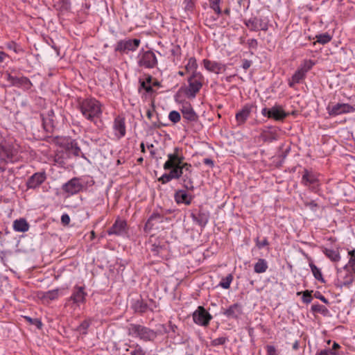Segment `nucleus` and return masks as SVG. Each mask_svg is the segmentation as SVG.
<instances>
[{"mask_svg":"<svg viewBox=\"0 0 355 355\" xmlns=\"http://www.w3.org/2000/svg\"><path fill=\"white\" fill-rule=\"evenodd\" d=\"M184 159L182 149L175 147L173 153L167 155V160L163 165L164 169L168 170L169 173L163 174L158 180L162 184H166L173 179L181 178L183 187L187 190L193 191V168L191 164L184 162Z\"/></svg>","mask_w":355,"mask_h":355,"instance_id":"obj_1","label":"nucleus"},{"mask_svg":"<svg viewBox=\"0 0 355 355\" xmlns=\"http://www.w3.org/2000/svg\"><path fill=\"white\" fill-rule=\"evenodd\" d=\"M102 105L96 98H85L78 104V109L87 120L94 122L102 114Z\"/></svg>","mask_w":355,"mask_h":355,"instance_id":"obj_2","label":"nucleus"},{"mask_svg":"<svg viewBox=\"0 0 355 355\" xmlns=\"http://www.w3.org/2000/svg\"><path fill=\"white\" fill-rule=\"evenodd\" d=\"M128 334L134 337H138L145 341L153 340L157 337V334L153 330L135 324H130L128 327Z\"/></svg>","mask_w":355,"mask_h":355,"instance_id":"obj_3","label":"nucleus"},{"mask_svg":"<svg viewBox=\"0 0 355 355\" xmlns=\"http://www.w3.org/2000/svg\"><path fill=\"white\" fill-rule=\"evenodd\" d=\"M204 76L200 72H194L188 78V87L185 93L188 97L194 98L204 83Z\"/></svg>","mask_w":355,"mask_h":355,"instance_id":"obj_4","label":"nucleus"},{"mask_svg":"<svg viewBox=\"0 0 355 355\" xmlns=\"http://www.w3.org/2000/svg\"><path fill=\"white\" fill-rule=\"evenodd\" d=\"M137 64L144 69H153L157 64L155 54L152 51L141 50L137 57Z\"/></svg>","mask_w":355,"mask_h":355,"instance_id":"obj_5","label":"nucleus"},{"mask_svg":"<svg viewBox=\"0 0 355 355\" xmlns=\"http://www.w3.org/2000/svg\"><path fill=\"white\" fill-rule=\"evenodd\" d=\"M141 44L139 39H125L117 42L114 51L120 53L128 54L130 51H136Z\"/></svg>","mask_w":355,"mask_h":355,"instance_id":"obj_6","label":"nucleus"},{"mask_svg":"<svg viewBox=\"0 0 355 355\" xmlns=\"http://www.w3.org/2000/svg\"><path fill=\"white\" fill-rule=\"evenodd\" d=\"M155 302L153 300L146 301L142 298H138L132 300L131 308L135 313H144L148 311H153L155 307Z\"/></svg>","mask_w":355,"mask_h":355,"instance_id":"obj_7","label":"nucleus"},{"mask_svg":"<svg viewBox=\"0 0 355 355\" xmlns=\"http://www.w3.org/2000/svg\"><path fill=\"white\" fill-rule=\"evenodd\" d=\"M87 296V293L85 291V286L76 285L73 286L71 295L68 298L67 302L72 301L73 304L79 306L80 304L86 302Z\"/></svg>","mask_w":355,"mask_h":355,"instance_id":"obj_8","label":"nucleus"},{"mask_svg":"<svg viewBox=\"0 0 355 355\" xmlns=\"http://www.w3.org/2000/svg\"><path fill=\"white\" fill-rule=\"evenodd\" d=\"M211 319L212 315L201 306H198L193 313V322L200 326L207 327Z\"/></svg>","mask_w":355,"mask_h":355,"instance_id":"obj_9","label":"nucleus"},{"mask_svg":"<svg viewBox=\"0 0 355 355\" xmlns=\"http://www.w3.org/2000/svg\"><path fill=\"white\" fill-rule=\"evenodd\" d=\"M261 114L268 118L273 119L276 121H283L288 114L286 113L280 105H274L270 109L264 107L261 110Z\"/></svg>","mask_w":355,"mask_h":355,"instance_id":"obj_10","label":"nucleus"},{"mask_svg":"<svg viewBox=\"0 0 355 355\" xmlns=\"http://www.w3.org/2000/svg\"><path fill=\"white\" fill-rule=\"evenodd\" d=\"M0 159L6 162H16L19 160L17 149L10 145L0 146Z\"/></svg>","mask_w":355,"mask_h":355,"instance_id":"obj_11","label":"nucleus"},{"mask_svg":"<svg viewBox=\"0 0 355 355\" xmlns=\"http://www.w3.org/2000/svg\"><path fill=\"white\" fill-rule=\"evenodd\" d=\"M245 25L251 31H258L259 30L266 31L268 29V20L259 17H251L248 20H245Z\"/></svg>","mask_w":355,"mask_h":355,"instance_id":"obj_12","label":"nucleus"},{"mask_svg":"<svg viewBox=\"0 0 355 355\" xmlns=\"http://www.w3.org/2000/svg\"><path fill=\"white\" fill-rule=\"evenodd\" d=\"M6 80L11 86L22 87L24 89H29L32 86L31 80L25 76H15L10 73H6Z\"/></svg>","mask_w":355,"mask_h":355,"instance_id":"obj_13","label":"nucleus"},{"mask_svg":"<svg viewBox=\"0 0 355 355\" xmlns=\"http://www.w3.org/2000/svg\"><path fill=\"white\" fill-rule=\"evenodd\" d=\"M83 187V186L80 182V179L78 178H73L62 186V189L64 192L69 195H74L80 191Z\"/></svg>","mask_w":355,"mask_h":355,"instance_id":"obj_14","label":"nucleus"},{"mask_svg":"<svg viewBox=\"0 0 355 355\" xmlns=\"http://www.w3.org/2000/svg\"><path fill=\"white\" fill-rule=\"evenodd\" d=\"M112 128L114 135L118 139L125 137L126 134L125 117L121 115L116 116L113 122Z\"/></svg>","mask_w":355,"mask_h":355,"instance_id":"obj_15","label":"nucleus"},{"mask_svg":"<svg viewBox=\"0 0 355 355\" xmlns=\"http://www.w3.org/2000/svg\"><path fill=\"white\" fill-rule=\"evenodd\" d=\"M318 178L317 174L313 171L304 169L301 183L306 187H309L310 189L312 191H315L316 186H318Z\"/></svg>","mask_w":355,"mask_h":355,"instance_id":"obj_16","label":"nucleus"},{"mask_svg":"<svg viewBox=\"0 0 355 355\" xmlns=\"http://www.w3.org/2000/svg\"><path fill=\"white\" fill-rule=\"evenodd\" d=\"M127 223L125 220L116 219L112 226L107 230L108 235L124 236L127 233Z\"/></svg>","mask_w":355,"mask_h":355,"instance_id":"obj_17","label":"nucleus"},{"mask_svg":"<svg viewBox=\"0 0 355 355\" xmlns=\"http://www.w3.org/2000/svg\"><path fill=\"white\" fill-rule=\"evenodd\" d=\"M328 113L331 116H336L354 111V107L347 103H337L333 106L327 107Z\"/></svg>","mask_w":355,"mask_h":355,"instance_id":"obj_18","label":"nucleus"},{"mask_svg":"<svg viewBox=\"0 0 355 355\" xmlns=\"http://www.w3.org/2000/svg\"><path fill=\"white\" fill-rule=\"evenodd\" d=\"M253 107L252 105L245 104L241 110L237 112L235 119L238 125H241L245 123L250 117Z\"/></svg>","mask_w":355,"mask_h":355,"instance_id":"obj_19","label":"nucleus"},{"mask_svg":"<svg viewBox=\"0 0 355 355\" xmlns=\"http://www.w3.org/2000/svg\"><path fill=\"white\" fill-rule=\"evenodd\" d=\"M46 179L44 172L35 173L31 175L26 182L28 189H36L40 187Z\"/></svg>","mask_w":355,"mask_h":355,"instance_id":"obj_20","label":"nucleus"},{"mask_svg":"<svg viewBox=\"0 0 355 355\" xmlns=\"http://www.w3.org/2000/svg\"><path fill=\"white\" fill-rule=\"evenodd\" d=\"M348 255L349 256L348 263L343 268L346 270H351L349 279L345 283V284H352L355 279V249L349 250L348 252Z\"/></svg>","mask_w":355,"mask_h":355,"instance_id":"obj_21","label":"nucleus"},{"mask_svg":"<svg viewBox=\"0 0 355 355\" xmlns=\"http://www.w3.org/2000/svg\"><path fill=\"white\" fill-rule=\"evenodd\" d=\"M180 110L182 114L183 119L187 121V123L198 121V116L190 103H187L183 104Z\"/></svg>","mask_w":355,"mask_h":355,"instance_id":"obj_22","label":"nucleus"},{"mask_svg":"<svg viewBox=\"0 0 355 355\" xmlns=\"http://www.w3.org/2000/svg\"><path fill=\"white\" fill-rule=\"evenodd\" d=\"M223 314L229 319H237L242 314V307L239 304L235 303L225 309Z\"/></svg>","mask_w":355,"mask_h":355,"instance_id":"obj_23","label":"nucleus"},{"mask_svg":"<svg viewBox=\"0 0 355 355\" xmlns=\"http://www.w3.org/2000/svg\"><path fill=\"white\" fill-rule=\"evenodd\" d=\"M203 64L207 71L215 73H219L225 70V65L215 61H211L205 59L203 60Z\"/></svg>","mask_w":355,"mask_h":355,"instance_id":"obj_24","label":"nucleus"},{"mask_svg":"<svg viewBox=\"0 0 355 355\" xmlns=\"http://www.w3.org/2000/svg\"><path fill=\"white\" fill-rule=\"evenodd\" d=\"M174 198L178 204L189 205L192 201V196L189 195L186 191L182 189L175 191Z\"/></svg>","mask_w":355,"mask_h":355,"instance_id":"obj_25","label":"nucleus"},{"mask_svg":"<svg viewBox=\"0 0 355 355\" xmlns=\"http://www.w3.org/2000/svg\"><path fill=\"white\" fill-rule=\"evenodd\" d=\"M191 217L194 222L201 227H205L209 218V215L207 212L200 211L198 214H192Z\"/></svg>","mask_w":355,"mask_h":355,"instance_id":"obj_26","label":"nucleus"},{"mask_svg":"<svg viewBox=\"0 0 355 355\" xmlns=\"http://www.w3.org/2000/svg\"><path fill=\"white\" fill-rule=\"evenodd\" d=\"M322 251L333 262H338L341 259L338 248L336 249L322 248Z\"/></svg>","mask_w":355,"mask_h":355,"instance_id":"obj_27","label":"nucleus"},{"mask_svg":"<svg viewBox=\"0 0 355 355\" xmlns=\"http://www.w3.org/2000/svg\"><path fill=\"white\" fill-rule=\"evenodd\" d=\"M13 229L17 232H26L29 230V224L24 218H19L14 220Z\"/></svg>","mask_w":355,"mask_h":355,"instance_id":"obj_28","label":"nucleus"},{"mask_svg":"<svg viewBox=\"0 0 355 355\" xmlns=\"http://www.w3.org/2000/svg\"><path fill=\"white\" fill-rule=\"evenodd\" d=\"M264 142H272L278 139V134L275 130H263L260 135Z\"/></svg>","mask_w":355,"mask_h":355,"instance_id":"obj_29","label":"nucleus"},{"mask_svg":"<svg viewBox=\"0 0 355 355\" xmlns=\"http://www.w3.org/2000/svg\"><path fill=\"white\" fill-rule=\"evenodd\" d=\"M306 73L301 69H297L295 73L293 75L291 80H288V85L291 87H293L295 84L300 83L303 79H304Z\"/></svg>","mask_w":355,"mask_h":355,"instance_id":"obj_30","label":"nucleus"},{"mask_svg":"<svg viewBox=\"0 0 355 355\" xmlns=\"http://www.w3.org/2000/svg\"><path fill=\"white\" fill-rule=\"evenodd\" d=\"M155 112V106L153 104L151 105V107L148 109L146 112V116L148 119L151 120L152 121V127L154 128H157L161 126V123H159V120H154V114Z\"/></svg>","mask_w":355,"mask_h":355,"instance_id":"obj_31","label":"nucleus"},{"mask_svg":"<svg viewBox=\"0 0 355 355\" xmlns=\"http://www.w3.org/2000/svg\"><path fill=\"white\" fill-rule=\"evenodd\" d=\"M268 268V263L264 259H259L254 264V270L257 273L265 272Z\"/></svg>","mask_w":355,"mask_h":355,"instance_id":"obj_32","label":"nucleus"},{"mask_svg":"<svg viewBox=\"0 0 355 355\" xmlns=\"http://www.w3.org/2000/svg\"><path fill=\"white\" fill-rule=\"evenodd\" d=\"M184 69L187 73L191 72V73H193L194 72H198L197 71L198 64L196 59L194 57L189 58L187 64L184 67Z\"/></svg>","mask_w":355,"mask_h":355,"instance_id":"obj_33","label":"nucleus"},{"mask_svg":"<svg viewBox=\"0 0 355 355\" xmlns=\"http://www.w3.org/2000/svg\"><path fill=\"white\" fill-rule=\"evenodd\" d=\"M311 311L313 313H319L322 314L323 316H329L330 313L328 309L320 304H314L311 306Z\"/></svg>","mask_w":355,"mask_h":355,"instance_id":"obj_34","label":"nucleus"},{"mask_svg":"<svg viewBox=\"0 0 355 355\" xmlns=\"http://www.w3.org/2000/svg\"><path fill=\"white\" fill-rule=\"evenodd\" d=\"M154 221H157L159 223L163 222V216L158 212H154L148 219L146 226L151 228L152 226L153 225Z\"/></svg>","mask_w":355,"mask_h":355,"instance_id":"obj_35","label":"nucleus"},{"mask_svg":"<svg viewBox=\"0 0 355 355\" xmlns=\"http://www.w3.org/2000/svg\"><path fill=\"white\" fill-rule=\"evenodd\" d=\"M59 297V289L48 291L43 293L42 298L46 300H55Z\"/></svg>","mask_w":355,"mask_h":355,"instance_id":"obj_36","label":"nucleus"},{"mask_svg":"<svg viewBox=\"0 0 355 355\" xmlns=\"http://www.w3.org/2000/svg\"><path fill=\"white\" fill-rule=\"evenodd\" d=\"M69 150L76 157H79L80 155L82 157H84V155L81 152L80 148L78 146L76 141H72L69 144Z\"/></svg>","mask_w":355,"mask_h":355,"instance_id":"obj_37","label":"nucleus"},{"mask_svg":"<svg viewBox=\"0 0 355 355\" xmlns=\"http://www.w3.org/2000/svg\"><path fill=\"white\" fill-rule=\"evenodd\" d=\"M309 266L314 277L321 282H324L320 269L318 268L313 263H310Z\"/></svg>","mask_w":355,"mask_h":355,"instance_id":"obj_38","label":"nucleus"},{"mask_svg":"<svg viewBox=\"0 0 355 355\" xmlns=\"http://www.w3.org/2000/svg\"><path fill=\"white\" fill-rule=\"evenodd\" d=\"M315 38L317 39V42L321 44H326L331 40L332 37L329 33H324L317 35Z\"/></svg>","mask_w":355,"mask_h":355,"instance_id":"obj_39","label":"nucleus"},{"mask_svg":"<svg viewBox=\"0 0 355 355\" xmlns=\"http://www.w3.org/2000/svg\"><path fill=\"white\" fill-rule=\"evenodd\" d=\"M221 0H209V7L218 15H220L222 13V10L220 7Z\"/></svg>","mask_w":355,"mask_h":355,"instance_id":"obj_40","label":"nucleus"},{"mask_svg":"<svg viewBox=\"0 0 355 355\" xmlns=\"http://www.w3.org/2000/svg\"><path fill=\"white\" fill-rule=\"evenodd\" d=\"M91 324V320H85L80 324L77 327L78 331L82 334H87V329Z\"/></svg>","mask_w":355,"mask_h":355,"instance_id":"obj_41","label":"nucleus"},{"mask_svg":"<svg viewBox=\"0 0 355 355\" xmlns=\"http://www.w3.org/2000/svg\"><path fill=\"white\" fill-rule=\"evenodd\" d=\"M233 280V276L232 274H229L225 278H223L220 282L219 283V286L225 289H228L230 286V284Z\"/></svg>","mask_w":355,"mask_h":355,"instance_id":"obj_42","label":"nucleus"},{"mask_svg":"<svg viewBox=\"0 0 355 355\" xmlns=\"http://www.w3.org/2000/svg\"><path fill=\"white\" fill-rule=\"evenodd\" d=\"M168 119L173 123H177L181 119L180 114L177 111L173 110L169 112Z\"/></svg>","mask_w":355,"mask_h":355,"instance_id":"obj_43","label":"nucleus"},{"mask_svg":"<svg viewBox=\"0 0 355 355\" xmlns=\"http://www.w3.org/2000/svg\"><path fill=\"white\" fill-rule=\"evenodd\" d=\"M24 318L26 321H28L30 324L35 325L38 329H41L42 327V322L37 318H31L28 316H25Z\"/></svg>","mask_w":355,"mask_h":355,"instance_id":"obj_44","label":"nucleus"},{"mask_svg":"<svg viewBox=\"0 0 355 355\" xmlns=\"http://www.w3.org/2000/svg\"><path fill=\"white\" fill-rule=\"evenodd\" d=\"M312 291H309L308 290L303 292L302 295V302L306 304H309L312 301V296H311Z\"/></svg>","mask_w":355,"mask_h":355,"instance_id":"obj_45","label":"nucleus"},{"mask_svg":"<svg viewBox=\"0 0 355 355\" xmlns=\"http://www.w3.org/2000/svg\"><path fill=\"white\" fill-rule=\"evenodd\" d=\"M227 340H228V339L226 337H219V338L214 339L211 341V344L214 346L222 345H224Z\"/></svg>","mask_w":355,"mask_h":355,"instance_id":"obj_46","label":"nucleus"},{"mask_svg":"<svg viewBox=\"0 0 355 355\" xmlns=\"http://www.w3.org/2000/svg\"><path fill=\"white\" fill-rule=\"evenodd\" d=\"M314 65V62L309 60H306L304 62V66L302 67H301L300 69L304 71V72L305 73H306Z\"/></svg>","mask_w":355,"mask_h":355,"instance_id":"obj_47","label":"nucleus"},{"mask_svg":"<svg viewBox=\"0 0 355 355\" xmlns=\"http://www.w3.org/2000/svg\"><path fill=\"white\" fill-rule=\"evenodd\" d=\"M145 354H146V352L139 345H137L135 347L134 350H132L130 353V355H145Z\"/></svg>","mask_w":355,"mask_h":355,"instance_id":"obj_48","label":"nucleus"},{"mask_svg":"<svg viewBox=\"0 0 355 355\" xmlns=\"http://www.w3.org/2000/svg\"><path fill=\"white\" fill-rule=\"evenodd\" d=\"M171 53L173 57L180 58L181 55V49L180 46L177 45L171 49Z\"/></svg>","mask_w":355,"mask_h":355,"instance_id":"obj_49","label":"nucleus"},{"mask_svg":"<svg viewBox=\"0 0 355 355\" xmlns=\"http://www.w3.org/2000/svg\"><path fill=\"white\" fill-rule=\"evenodd\" d=\"M269 245V243L268 241V239L265 238L263 241H260L258 239L256 241V245L259 248H263L265 246H267Z\"/></svg>","mask_w":355,"mask_h":355,"instance_id":"obj_50","label":"nucleus"},{"mask_svg":"<svg viewBox=\"0 0 355 355\" xmlns=\"http://www.w3.org/2000/svg\"><path fill=\"white\" fill-rule=\"evenodd\" d=\"M267 355H278L275 347L272 345L266 346Z\"/></svg>","mask_w":355,"mask_h":355,"instance_id":"obj_51","label":"nucleus"},{"mask_svg":"<svg viewBox=\"0 0 355 355\" xmlns=\"http://www.w3.org/2000/svg\"><path fill=\"white\" fill-rule=\"evenodd\" d=\"M317 355H338V354L336 352H333L328 349L321 350L317 354Z\"/></svg>","mask_w":355,"mask_h":355,"instance_id":"obj_52","label":"nucleus"},{"mask_svg":"<svg viewBox=\"0 0 355 355\" xmlns=\"http://www.w3.org/2000/svg\"><path fill=\"white\" fill-rule=\"evenodd\" d=\"M168 327V329H164L165 333L168 334L170 331L175 333V331L178 329V327L175 324H173L171 322H169Z\"/></svg>","mask_w":355,"mask_h":355,"instance_id":"obj_53","label":"nucleus"},{"mask_svg":"<svg viewBox=\"0 0 355 355\" xmlns=\"http://www.w3.org/2000/svg\"><path fill=\"white\" fill-rule=\"evenodd\" d=\"M314 297L317 299L320 300L322 302H324L325 304L329 303V300L324 296H323L320 292H316L314 294Z\"/></svg>","mask_w":355,"mask_h":355,"instance_id":"obj_54","label":"nucleus"},{"mask_svg":"<svg viewBox=\"0 0 355 355\" xmlns=\"http://www.w3.org/2000/svg\"><path fill=\"white\" fill-rule=\"evenodd\" d=\"M61 222L63 225H67L70 223V217L67 214H64L61 216Z\"/></svg>","mask_w":355,"mask_h":355,"instance_id":"obj_55","label":"nucleus"},{"mask_svg":"<svg viewBox=\"0 0 355 355\" xmlns=\"http://www.w3.org/2000/svg\"><path fill=\"white\" fill-rule=\"evenodd\" d=\"M248 45L250 48L257 49L258 42L255 39H250L248 40Z\"/></svg>","mask_w":355,"mask_h":355,"instance_id":"obj_56","label":"nucleus"},{"mask_svg":"<svg viewBox=\"0 0 355 355\" xmlns=\"http://www.w3.org/2000/svg\"><path fill=\"white\" fill-rule=\"evenodd\" d=\"M252 64V62L251 60L245 59L243 60L242 68L247 70L251 67Z\"/></svg>","mask_w":355,"mask_h":355,"instance_id":"obj_57","label":"nucleus"},{"mask_svg":"<svg viewBox=\"0 0 355 355\" xmlns=\"http://www.w3.org/2000/svg\"><path fill=\"white\" fill-rule=\"evenodd\" d=\"M203 163L205 164V165H207L210 167H213L214 165V161L210 159V158H205L203 159Z\"/></svg>","mask_w":355,"mask_h":355,"instance_id":"obj_58","label":"nucleus"},{"mask_svg":"<svg viewBox=\"0 0 355 355\" xmlns=\"http://www.w3.org/2000/svg\"><path fill=\"white\" fill-rule=\"evenodd\" d=\"M348 273L346 275L345 277V281L342 282L341 286H348L350 284H345V283L349 279V275L351 274V270H347Z\"/></svg>","mask_w":355,"mask_h":355,"instance_id":"obj_59","label":"nucleus"},{"mask_svg":"<svg viewBox=\"0 0 355 355\" xmlns=\"http://www.w3.org/2000/svg\"><path fill=\"white\" fill-rule=\"evenodd\" d=\"M7 46H8V49H13L14 51L17 52V49H16L17 44H16V43H15L13 42H10V43H8L7 44Z\"/></svg>","mask_w":355,"mask_h":355,"instance_id":"obj_60","label":"nucleus"},{"mask_svg":"<svg viewBox=\"0 0 355 355\" xmlns=\"http://www.w3.org/2000/svg\"><path fill=\"white\" fill-rule=\"evenodd\" d=\"M340 348V345L338 343H337L336 342H334L333 345H332V349L331 350L336 352V350Z\"/></svg>","mask_w":355,"mask_h":355,"instance_id":"obj_61","label":"nucleus"},{"mask_svg":"<svg viewBox=\"0 0 355 355\" xmlns=\"http://www.w3.org/2000/svg\"><path fill=\"white\" fill-rule=\"evenodd\" d=\"M7 56L5 52L0 51V63L3 62Z\"/></svg>","mask_w":355,"mask_h":355,"instance_id":"obj_62","label":"nucleus"},{"mask_svg":"<svg viewBox=\"0 0 355 355\" xmlns=\"http://www.w3.org/2000/svg\"><path fill=\"white\" fill-rule=\"evenodd\" d=\"M141 86L146 89V92H149L152 90V87L150 85H146L145 82H142Z\"/></svg>","mask_w":355,"mask_h":355,"instance_id":"obj_63","label":"nucleus"},{"mask_svg":"<svg viewBox=\"0 0 355 355\" xmlns=\"http://www.w3.org/2000/svg\"><path fill=\"white\" fill-rule=\"evenodd\" d=\"M299 347H300V345H299V342L298 341H295L293 344V349L294 350H297L299 349Z\"/></svg>","mask_w":355,"mask_h":355,"instance_id":"obj_64","label":"nucleus"}]
</instances>
